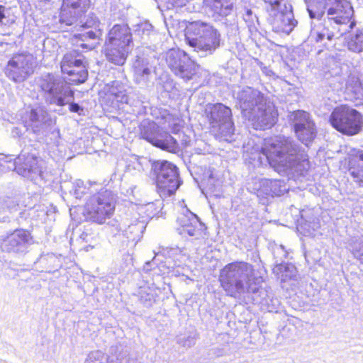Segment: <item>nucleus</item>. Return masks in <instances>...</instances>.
Returning <instances> with one entry per match:
<instances>
[{
  "label": "nucleus",
  "instance_id": "obj_1",
  "mask_svg": "<svg viewBox=\"0 0 363 363\" xmlns=\"http://www.w3.org/2000/svg\"><path fill=\"white\" fill-rule=\"evenodd\" d=\"M269 164L275 171L304 176L310 168L304 148L290 138L278 137L262 149Z\"/></svg>",
  "mask_w": 363,
  "mask_h": 363
},
{
  "label": "nucleus",
  "instance_id": "obj_2",
  "mask_svg": "<svg viewBox=\"0 0 363 363\" xmlns=\"http://www.w3.org/2000/svg\"><path fill=\"white\" fill-rule=\"evenodd\" d=\"M220 282L227 295L238 298L250 294L257 289L258 279L254 276L253 267L245 262H235L227 264L220 274Z\"/></svg>",
  "mask_w": 363,
  "mask_h": 363
},
{
  "label": "nucleus",
  "instance_id": "obj_3",
  "mask_svg": "<svg viewBox=\"0 0 363 363\" xmlns=\"http://www.w3.org/2000/svg\"><path fill=\"white\" fill-rule=\"evenodd\" d=\"M185 40L199 57H203L212 55L220 46L221 35L210 23L196 21L186 26Z\"/></svg>",
  "mask_w": 363,
  "mask_h": 363
},
{
  "label": "nucleus",
  "instance_id": "obj_4",
  "mask_svg": "<svg viewBox=\"0 0 363 363\" xmlns=\"http://www.w3.org/2000/svg\"><path fill=\"white\" fill-rule=\"evenodd\" d=\"M133 46V34L129 26L117 23L108 32L102 53L108 62L116 65H123Z\"/></svg>",
  "mask_w": 363,
  "mask_h": 363
},
{
  "label": "nucleus",
  "instance_id": "obj_5",
  "mask_svg": "<svg viewBox=\"0 0 363 363\" xmlns=\"http://www.w3.org/2000/svg\"><path fill=\"white\" fill-rule=\"evenodd\" d=\"M45 103L52 111L65 115L64 107L72 98V89L61 76L52 73L43 74L38 80Z\"/></svg>",
  "mask_w": 363,
  "mask_h": 363
},
{
  "label": "nucleus",
  "instance_id": "obj_6",
  "mask_svg": "<svg viewBox=\"0 0 363 363\" xmlns=\"http://www.w3.org/2000/svg\"><path fill=\"white\" fill-rule=\"evenodd\" d=\"M335 10L333 14L329 15L328 11L325 9L323 25L318 27L317 30L311 31V36L316 43H321L324 46H328V43L330 42L334 36L335 31L341 32L340 26L347 25L350 23L348 27L352 29L355 26L354 21H350L354 14L353 8L349 1H340L333 6Z\"/></svg>",
  "mask_w": 363,
  "mask_h": 363
},
{
  "label": "nucleus",
  "instance_id": "obj_7",
  "mask_svg": "<svg viewBox=\"0 0 363 363\" xmlns=\"http://www.w3.org/2000/svg\"><path fill=\"white\" fill-rule=\"evenodd\" d=\"M204 114L209 124L211 132L225 141H231L234 135L235 125L232 110L222 103L208 104Z\"/></svg>",
  "mask_w": 363,
  "mask_h": 363
},
{
  "label": "nucleus",
  "instance_id": "obj_8",
  "mask_svg": "<svg viewBox=\"0 0 363 363\" xmlns=\"http://www.w3.org/2000/svg\"><path fill=\"white\" fill-rule=\"evenodd\" d=\"M40 146L38 142L35 141L23 147L14 162L15 170L18 174L30 180L44 178L45 161L40 157Z\"/></svg>",
  "mask_w": 363,
  "mask_h": 363
},
{
  "label": "nucleus",
  "instance_id": "obj_9",
  "mask_svg": "<svg viewBox=\"0 0 363 363\" xmlns=\"http://www.w3.org/2000/svg\"><path fill=\"white\" fill-rule=\"evenodd\" d=\"M151 166L160 196L166 198L174 194L182 184L178 167L167 160L154 162Z\"/></svg>",
  "mask_w": 363,
  "mask_h": 363
},
{
  "label": "nucleus",
  "instance_id": "obj_10",
  "mask_svg": "<svg viewBox=\"0 0 363 363\" xmlns=\"http://www.w3.org/2000/svg\"><path fill=\"white\" fill-rule=\"evenodd\" d=\"M116 195L110 190H102L89 197L86 203L88 218L94 222L104 223L115 211Z\"/></svg>",
  "mask_w": 363,
  "mask_h": 363
},
{
  "label": "nucleus",
  "instance_id": "obj_11",
  "mask_svg": "<svg viewBox=\"0 0 363 363\" xmlns=\"http://www.w3.org/2000/svg\"><path fill=\"white\" fill-rule=\"evenodd\" d=\"M22 120L26 130L39 137L46 135L55 124V120L52 118L47 107L43 104L28 107Z\"/></svg>",
  "mask_w": 363,
  "mask_h": 363
},
{
  "label": "nucleus",
  "instance_id": "obj_12",
  "mask_svg": "<svg viewBox=\"0 0 363 363\" xmlns=\"http://www.w3.org/2000/svg\"><path fill=\"white\" fill-rule=\"evenodd\" d=\"M34 243L31 231L24 228H17L0 237L1 251L15 257H24Z\"/></svg>",
  "mask_w": 363,
  "mask_h": 363
},
{
  "label": "nucleus",
  "instance_id": "obj_13",
  "mask_svg": "<svg viewBox=\"0 0 363 363\" xmlns=\"http://www.w3.org/2000/svg\"><path fill=\"white\" fill-rule=\"evenodd\" d=\"M330 123L337 131L347 135L357 134L362 128V116L356 109L347 106L335 108Z\"/></svg>",
  "mask_w": 363,
  "mask_h": 363
},
{
  "label": "nucleus",
  "instance_id": "obj_14",
  "mask_svg": "<svg viewBox=\"0 0 363 363\" xmlns=\"http://www.w3.org/2000/svg\"><path fill=\"white\" fill-rule=\"evenodd\" d=\"M165 60L172 72L185 82L192 79L196 74V64L186 52L180 49L167 51Z\"/></svg>",
  "mask_w": 363,
  "mask_h": 363
},
{
  "label": "nucleus",
  "instance_id": "obj_15",
  "mask_svg": "<svg viewBox=\"0 0 363 363\" xmlns=\"http://www.w3.org/2000/svg\"><path fill=\"white\" fill-rule=\"evenodd\" d=\"M85 57L73 50L66 53L61 62V70L67 74V82L71 84H80L88 78V70L85 65Z\"/></svg>",
  "mask_w": 363,
  "mask_h": 363
},
{
  "label": "nucleus",
  "instance_id": "obj_16",
  "mask_svg": "<svg viewBox=\"0 0 363 363\" xmlns=\"http://www.w3.org/2000/svg\"><path fill=\"white\" fill-rule=\"evenodd\" d=\"M33 57L28 52L14 54L4 67V74L16 83L24 82L33 72Z\"/></svg>",
  "mask_w": 363,
  "mask_h": 363
},
{
  "label": "nucleus",
  "instance_id": "obj_17",
  "mask_svg": "<svg viewBox=\"0 0 363 363\" xmlns=\"http://www.w3.org/2000/svg\"><path fill=\"white\" fill-rule=\"evenodd\" d=\"M288 120L294 128L296 137L302 143L308 145L316 137V126L308 112L303 110L290 112Z\"/></svg>",
  "mask_w": 363,
  "mask_h": 363
},
{
  "label": "nucleus",
  "instance_id": "obj_18",
  "mask_svg": "<svg viewBox=\"0 0 363 363\" xmlns=\"http://www.w3.org/2000/svg\"><path fill=\"white\" fill-rule=\"evenodd\" d=\"M140 134L142 138L162 150L177 152L180 149L177 140L167 133H161L155 123L142 125Z\"/></svg>",
  "mask_w": 363,
  "mask_h": 363
},
{
  "label": "nucleus",
  "instance_id": "obj_19",
  "mask_svg": "<svg viewBox=\"0 0 363 363\" xmlns=\"http://www.w3.org/2000/svg\"><path fill=\"white\" fill-rule=\"evenodd\" d=\"M235 96L243 118L250 117L258 108H262L267 101L264 94L250 86L243 87Z\"/></svg>",
  "mask_w": 363,
  "mask_h": 363
},
{
  "label": "nucleus",
  "instance_id": "obj_20",
  "mask_svg": "<svg viewBox=\"0 0 363 363\" xmlns=\"http://www.w3.org/2000/svg\"><path fill=\"white\" fill-rule=\"evenodd\" d=\"M213 13L208 14L215 21H220L225 26L226 35L229 39L236 40L239 35V27L236 16L233 13V4L225 5L222 9L219 3L210 4Z\"/></svg>",
  "mask_w": 363,
  "mask_h": 363
},
{
  "label": "nucleus",
  "instance_id": "obj_21",
  "mask_svg": "<svg viewBox=\"0 0 363 363\" xmlns=\"http://www.w3.org/2000/svg\"><path fill=\"white\" fill-rule=\"evenodd\" d=\"M252 190L264 204L269 197L284 195L289 190V186L284 180L262 179L254 183Z\"/></svg>",
  "mask_w": 363,
  "mask_h": 363
},
{
  "label": "nucleus",
  "instance_id": "obj_22",
  "mask_svg": "<svg viewBox=\"0 0 363 363\" xmlns=\"http://www.w3.org/2000/svg\"><path fill=\"white\" fill-rule=\"evenodd\" d=\"M177 222L179 225L177 231L181 235H188L198 240L206 235L207 228L205 224L189 210H186V213L178 217Z\"/></svg>",
  "mask_w": 363,
  "mask_h": 363
},
{
  "label": "nucleus",
  "instance_id": "obj_23",
  "mask_svg": "<svg viewBox=\"0 0 363 363\" xmlns=\"http://www.w3.org/2000/svg\"><path fill=\"white\" fill-rule=\"evenodd\" d=\"M91 5V0H63L60 21L71 26L84 14Z\"/></svg>",
  "mask_w": 363,
  "mask_h": 363
},
{
  "label": "nucleus",
  "instance_id": "obj_24",
  "mask_svg": "<svg viewBox=\"0 0 363 363\" xmlns=\"http://www.w3.org/2000/svg\"><path fill=\"white\" fill-rule=\"evenodd\" d=\"M277 111L274 106L267 101L262 108H258L250 117L245 118L250 121L256 130H266L277 123Z\"/></svg>",
  "mask_w": 363,
  "mask_h": 363
},
{
  "label": "nucleus",
  "instance_id": "obj_25",
  "mask_svg": "<svg viewBox=\"0 0 363 363\" xmlns=\"http://www.w3.org/2000/svg\"><path fill=\"white\" fill-rule=\"evenodd\" d=\"M277 11L272 26L273 30L289 35L298 25V21L294 18L291 4L289 1L282 2Z\"/></svg>",
  "mask_w": 363,
  "mask_h": 363
},
{
  "label": "nucleus",
  "instance_id": "obj_26",
  "mask_svg": "<svg viewBox=\"0 0 363 363\" xmlns=\"http://www.w3.org/2000/svg\"><path fill=\"white\" fill-rule=\"evenodd\" d=\"M132 69L135 82L139 85L147 86L153 77L155 67L152 59L143 54L135 56Z\"/></svg>",
  "mask_w": 363,
  "mask_h": 363
},
{
  "label": "nucleus",
  "instance_id": "obj_27",
  "mask_svg": "<svg viewBox=\"0 0 363 363\" xmlns=\"http://www.w3.org/2000/svg\"><path fill=\"white\" fill-rule=\"evenodd\" d=\"M250 295L253 303L259 306L262 311L270 313L279 312L281 302L279 298L274 297L270 288L267 289L257 284V289L253 290Z\"/></svg>",
  "mask_w": 363,
  "mask_h": 363
},
{
  "label": "nucleus",
  "instance_id": "obj_28",
  "mask_svg": "<svg viewBox=\"0 0 363 363\" xmlns=\"http://www.w3.org/2000/svg\"><path fill=\"white\" fill-rule=\"evenodd\" d=\"M84 363H139L137 359L130 357L124 353L107 357L101 351L91 352Z\"/></svg>",
  "mask_w": 363,
  "mask_h": 363
},
{
  "label": "nucleus",
  "instance_id": "obj_29",
  "mask_svg": "<svg viewBox=\"0 0 363 363\" xmlns=\"http://www.w3.org/2000/svg\"><path fill=\"white\" fill-rule=\"evenodd\" d=\"M112 84L104 97L105 102L109 103V106L113 108H119L120 104H128V96L119 82H113Z\"/></svg>",
  "mask_w": 363,
  "mask_h": 363
},
{
  "label": "nucleus",
  "instance_id": "obj_30",
  "mask_svg": "<svg viewBox=\"0 0 363 363\" xmlns=\"http://www.w3.org/2000/svg\"><path fill=\"white\" fill-rule=\"evenodd\" d=\"M349 172L359 186L363 187V150H354L349 162Z\"/></svg>",
  "mask_w": 363,
  "mask_h": 363
},
{
  "label": "nucleus",
  "instance_id": "obj_31",
  "mask_svg": "<svg viewBox=\"0 0 363 363\" xmlns=\"http://www.w3.org/2000/svg\"><path fill=\"white\" fill-rule=\"evenodd\" d=\"M102 31L90 30L74 35L77 45L82 49L92 50L99 44Z\"/></svg>",
  "mask_w": 363,
  "mask_h": 363
},
{
  "label": "nucleus",
  "instance_id": "obj_32",
  "mask_svg": "<svg viewBox=\"0 0 363 363\" xmlns=\"http://www.w3.org/2000/svg\"><path fill=\"white\" fill-rule=\"evenodd\" d=\"M41 272L53 273L62 266L60 258L53 253L42 254L34 262Z\"/></svg>",
  "mask_w": 363,
  "mask_h": 363
},
{
  "label": "nucleus",
  "instance_id": "obj_33",
  "mask_svg": "<svg viewBox=\"0 0 363 363\" xmlns=\"http://www.w3.org/2000/svg\"><path fill=\"white\" fill-rule=\"evenodd\" d=\"M272 271L281 282L296 280L297 279L298 271L295 265L291 263L275 261Z\"/></svg>",
  "mask_w": 363,
  "mask_h": 363
},
{
  "label": "nucleus",
  "instance_id": "obj_34",
  "mask_svg": "<svg viewBox=\"0 0 363 363\" xmlns=\"http://www.w3.org/2000/svg\"><path fill=\"white\" fill-rule=\"evenodd\" d=\"M182 252V250L179 247H170V248H163L162 251H159L156 252L154 251L155 257L151 261H147L145 262L143 270L146 272L151 271L155 269V266H158L159 264L162 263V261L160 263H158L159 259L157 258L160 256L168 257L169 258L174 257L176 255H180Z\"/></svg>",
  "mask_w": 363,
  "mask_h": 363
},
{
  "label": "nucleus",
  "instance_id": "obj_35",
  "mask_svg": "<svg viewBox=\"0 0 363 363\" xmlns=\"http://www.w3.org/2000/svg\"><path fill=\"white\" fill-rule=\"evenodd\" d=\"M347 46L351 52H363V29H356L349 34L347 38Z\"/></svg>",
  "mask_w": 363,
  "mask_h": 363
},
{
  "label": "nucleus",
  "instance_id": "obj_36",
  "mask_svg": "<svg viewBox=\"0 0 363 363\" xmlns=\"http://www.w3.org/2000/svg\"><path fill=\"white\" fill-rule=\"evenodd\" d=\"M202 181L206 184L209 189L216 188L222 183L220 172L211 166L205 167L202 174Z\"/></svg>",
  "mask_w": 363,
  "mask_h": 363
},
{
  "label": "nucleus",
  "instance_id": "obj_37",
  "mask_svg": "<svg viewBox=\"0 0 363 363\" xmlns=\"http://www.w3.org/2000/svg\"><path fill=\"white\" fill-rule=\"evenodd\" d=\"M150 164V160L145 157L132 155L127 161L126 172H132L136 171L141 173Z\"/></svg>",
  "mask_w": 363,
  "mask_h": 363
},
{
  "label": "nucleus",
  "instance_id": "obj_38",
  "mask_svg": "<svg viewBox=\"0 0 363 363\" xmlns=\"http://www.w3.org/2000/svg\"><path fill=\"white\" fill-rule=\"evenodd\" d=\"M157 295L155 289L150 287H140L138 292V299L144 307L150 308L156 301Z\"/></svg>",
  "mask_w": 363,
  "mask_h": 363
},
{
  "label": "nucleus",
  "instance_id": "obj_39",
  "mask_svg": "<svg viewBox=\"0 0 363 363\" xmlns=\"http://www.w3.org/2000/svg\"><path fill=\"white\" fill-rule=\"evenodd\" d=\"M144 229L143 223H133L123 230V235L127 238L128 241L137 242L142 237Z\"/></svg>",
  "mask_w": 363,
  "mask_h": 363
},
{
  "label": "nucleus",
  "instance_id": "obj_40",
  "mask_svg": "<svg viewBox=\"0 0 363 363\" xmlns=\"http://www.w3.org/2000/svg\"><path fill=\"white\" fill-rule=\"evenodd\" d=\"M348 246L354 258L363 264V236L351 239Z\"/></svg>",
  "mask_w": 363,
  "mask_h": 363
},
{
  "label": "nucleus",
  "instance_id": "obj_41",
  "mask_svg": "<svg viewBox=\"0 0 363 363\" xmlns=\"http://www.w3.org/2000/svg\"><path fill=\"white\" fill-rule=\"evenodd\" d=\"M18 202L10 196H0V214L13 213L18 211Z\"/></svg>",
  "mask_w": 363,
  "mask_h": 363
},
{
  "label": "nucleus",
  "instance_id": "obj_42",
  "mask_svg": "<svg viewBox=\"0 0 363 363\" xmlns=\"http://www.w3.org/2000/svg\"><path fill=\"white\" fill-rule=\"evenodd\" d=\"M242 18L250 33L256 32L257 30V26L259 25L258 18L252 9L245 8L242 13Z\"/></svg>",
  "mask_w": 363,
  "mask_h": 363
},
{
  "label": "nucleus",
  "instance_id": "obj_43",
  "mask_svg": "<svg viewBox=\"0 0 363 363\" xmlns=\"http://www.w3.org/2000/svg\"><path fill=\"white\" fill-rule=\"evenodd\" d=\"M80 23H82L81 26L84 28H91L94 31H102L100 28V21L96 14L93 13L88 14L85 17L84 21H81Z\"/></svg>",
  "mask_w": 363,
  "mask_h": 363
},
{
  "label": "nucleus",
  "instance_id": "obj_44",
  "mask_svg": "<svg viewBox=\"0 0 363 363\" xmlns=\"http://www.w3.org/2000/svg\"><path fill=\"white\" fill-rule=\"evenodd\" d=\"M199 338V334L197 332L191 333L187 336H179L177 339V342L186 348H190L195 345Z\"/></svg>",
  "mask_w": 363,
  "mask_h": 363
},
{
  "label": "nucleus",
  "instance_id": "obj_45",
  "mask_svg": "<svg viewBox=\"0 0 363 363\" xmlns=\"http://www.w3.org/2000/svg\"><path fill=\"white\" fill-rule=\"evenodd\" d=\"M88 189L84 186V182L82 180H77L72 184L70 194H72L76 199H80L87 193Z\"/></svg>",
  "mask_w": 363,
  "mask_h": 363
},
{
  "label": "nucleus",
  "instance_id": "obj_46",
  "mask_svg": "<svg viewBox=\"0 0 363 363\" xmlns=\"http://www.w3.org/2000/svg\"><path fill=\"white\" fill-rule=\"evenodd\" d=\"M160 83L162 84L164 91L168 93L172 92L176 85L174 81L167 74L163 75L160 77Z\"/></svg>",
  "mask_w": 363,
  "mask_h": 363
},
{
  "label": "nucleus",
  "instance_id": "obj_47",
  "mask_svg": "<svg viewBox=\"0 0 363 363\" xmlns=\"http://www.w3.org/2000/svg\"><path fill=\"white\" fill-rule=\"evenodd\" d=\"M74 91L72 89V98L69 101V103L67 104V105L69 106V111L72 113H77L79 116L84 115V108L80 106L79 104L74 102Z\"/></svg>",
  "mask_w": 363,
  "mask_h": 363
},
{
  "label": "nucleus",
  "instance_id": "obj_48",
  "mask_svg": "<svg viewBox=\"0 0 363 363\" xmlns=\"http://www.w3.org/2000/svg\"><path fill=\"white\" fill-rule=\"evenodd\" d=\"M152 28V25L148 23L138 24L137 28L135 30V34H138L143 38L144 35H148Z\"/></svg>",
  "mask_w": 363,
  "mask_h": 363
},
{
  "label": "nucleus",
  "instance_id": "obj_49",
  "mask_svg": "<svg viewBox=\"0 0 363 363\" xmlns=\"http://www.w3.org/2000/svg\"><path fill=\"white\" fill-rule=\"evenodd\" d=\"M213 3H219V4L222 5V9L224 8L225 5L233 4L228 0H204L203 4L206 6V11L208 14L213 13V10L210 6V4L211 5Z\"/></svg>",
  "mask_w": 363,
  "mask_h": 363
},
{
  "label": "nucleus",
  "instance_id": "obj_50",
  "mask_svg": "<svg viewBox=\"0 0 363 363\" xmlns=\"http://www.w3.org/2000/svg\"><path fill=\"white\" fill-rule=\"evenodd\" d=\"M287 254L288 253L283 245H279L274 250V257L275 261L279 262V260L281 261L283 257L286 258Z\"/></svg>",
  "mask_w": 363,
  "mask_h": 363
},
{
  "label": "nucleus",
  "instance_id": "obj_51",
  "mask_svg": "<svg viewBox=\"0 0 363 363\" xmlns=\"http://www.w3.org/2000/svg\"><path fill=\"white\" fill-rule=\"evenodd\" d=\"M265 3L269 4L274 10H279L281 4L284 1H289L288 0H263Z\"/></svg>",
  "mask_w": 363,
  "mask_h": 363
},
{
  "label": "nucleus",
  "instance_id": "obj_52",
  "mask_svg": "<svg viewBox=\"0 0 363 363\" xmlns=\"http://www.w3.org/2000/svg\"><path fill=\"white\" fill-rule=\"evenodd\" d=\"M187 168L192 176L194 174H199V169L203 171L201 167H197L195 164H192L191 162H189V164L187 165Z\"/></svg>",
  "mask_w": 363,
  "mask_h": 363
},
{
  "label": "nucleus",
  "instance_id": "obj_53",
  "mask_svg": "<svg viewBox=\"0 0 363 363\" xmlns=\"http://www.w3.org/2000/svg\"><path fill=\"white\" fill-rule=\"evenodd\" d=\"M11 134L13 138H20L22 135V130L18 127H14L11 130Z\"/></svg>",
  "mask_w": 363,
  "mask_h": 363
},
{
  "label": "nucleus",
  "instance_id": "obj_54",
  "mask_svg": "<svg viewBox=\"0 0 363 363\" xmlns=\"http://www.w3.org/2000/svg\"><path fill=\"white\" fill-rule=\"evenodd\" d=\"M261 69L262 72L267 76L272 77L274 74V72L266 66H262Z\"/></svg>",
  "mask_w": 363,
  "mask_h": 363
},
{
  "label": "nucleus",
  "instance_id": "obj_55",
  "mask_svg": "<svg viewBox=\"0 0 363 363\" xmlns=\"http://www.w3.org/2000/svg\"><path fill=\"white\" fill-rule=\"evenodd\" d=\"M220 352H221L220 350L217 348H212L210 350V354H216L217 356H220Z\"/></svg>",
  "mask_w": 363,
  "mask_h": 363
},
{
  "label": "nucleus",
  "instance_id": "obj_56",
  "mask_svg": "<svg viewBox=\"0 0 363 363\" xmlns=\"http://www.w3.org/2000/svg\"><path fill=\"white\" fill-rule=\"evenodd\" d=\"M4 18H5L4 6L0 5V22Z\"/></svg>",
  "mask_w": 363,
  "mask_h": 363
},
{
  "label": "nucleus",
  "instance_id": "obj_57",
  "mask_svg": "<svg viewBox=\"0 0 363 363\" xmlns=\"http://www.w3.org/2000/svg\"><path fill=\"white\" fill-rule=\"evenodd\" d=\"M357 90H360V82L358 79L355 81V90L354 92H357Z\"/></svg>",
  "mask_w": 363,
  "mask_h": 363
},
{
  "label": "nucleus",
  "instance_id": "obj_58",
  "mask_svg": "<svg viewBox=\"0 0 363 363\" xmlns=\"http://www.w3.org/2000/svg\"><path fill=\"white\" fill-rule=\"evenodd\" d=\"M135 189V186H131L130 187V192L128 191V190H127V194H133V189Z\"/></svg>",
  "mask_w": 363,
  "mask_h": 363
},
{
  "label": "nucleus",
  "instance_id": "obj_59",
  "mask_svg": "<svg viewBox=\"0 0 363 363\" xmlns=\"http://www.w3.org/2000/svg\"><path fill=\"white\" fill-rule=\"evenodd\" d=\"M347 31H348V30H347V29H345V30H343V32H342V33H345V32H347Z\"/></svg>",
  "mask_w": 363,
  "mask_h": 363
},
{
  "label": "nucleus",
  "instance_id": "obj_60",
  "mask_svg": "<svg viewBox=\"0 0 363 363\" xmlns=\"http://www.w3.org/2000/svg\"><path fill=\"white\" fill-rule=\"evenodd\" d=\"M56 133H57V135H59V130H57Z\"/></svg>",
  "mask_w": 363,
  "mask_h": 363
}]
</instances>
